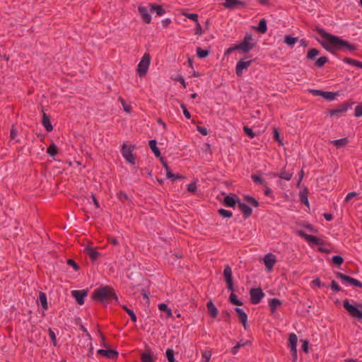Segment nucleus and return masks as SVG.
I'll return each mask as SVG.
<instances>
[{
	"instance_id": "nucleus-51",
	"label": "nucleus",
	"mask_w": 362,
	"mask_h": 362,
	"mask_svg": "<svg viewBox=\"0 0 362 362\" xmlns=\"http://www.w3.org/2000/svg\"><path fill=\"white\" fill-rule=\"evenodd\" d=\"M355 116L358 117L362 116V104H360L356 107Z\"/></svg>"
},
{
	"instance_id": "nucleus-1",
	"label": "nucleus",
	"mask_w": 362,
	"mask_h": 362,
	"mask_svg": "<svg viewBox=\"0 0 362 362\" xmlns=\"http://www.w3.org/2000/svg\"><path fill=\"white\" fill-rule=\"evenodd\" d=\"M317 32L322 38L320 42L322 47L332 53H334L337 49H346L349 52L356 49V47L349 42L343 40L338 36L329 34L322 28H318Z\"/></svg>"
},
{
	"instance_id": "nucleus-44",
	"label": "nucleus",
	"mask_w": 362,
	"mask_h": 362,
	"mask_svg": "<svg viewBox=\"0 0 362 362\" xmlns=\"http://www.w3.org/2000/svg\"><path fill=\"white\" fill-rule=\"evenodd\" d=\"M218 214L223 217L230 218L232 216L233 214L231 211L221 209L218 210Z\"/></svg>"
},
{
	"instance_id": "nucleus-40",
	"label": "nucleus",
	"mask_w": 362,
	"mask_h": 362,
	"mask_svg": "<svg viewBox=\"0 0 362 362\" xmlns=\"http://www.w3.org/2000/svg\"><path fill=\"white\" fill-rule=\"evenodd\" d=\"M158 308L162 311L166 312L168 317H172V315H173L172 311H171V310L168 308L167 305H165L164 303L159 304Z\"/></svg>"
},
{
	"instance_id": "nucleus-25",
	"label": "nucleus",
	"mask_w": 362,
	"mask_h": 362,
	"mask_svg": "<svg viewBox=\"0 0 362 362\" xmlns=\"http://www.w3.org/2000/svg\"><path fill=\"white\" fill-rule=\"evenodd\" d=\"M238 207L240 210L245 214V216H249L252 214V209L244 203L238 202Z\"/></svg>"
},
{
	"instance_id": "nucleus-59",
	"label": "nucleus",
	"mask_w": 362,
	"mask_h": 362,
	"mask_svg": "<svg viewBox=\"0 0 362 362\" xmlns=\"http://www.w3.org/2000/svg\"><path fill=\"white\" fill-rule=\"evenodd\" d=\"M236 49H239V48H238V45H234V46H233V47H231L228 48V49L226 51L225 54H229L232 53L233 51H235V50H236Z\"/></svg>"
},
{
	"instance_id": "nucleus-33",
	"label": "nucleus",
	"mask_w": 362,
	"mask_h": 362,
	"mask_svg": "<svg viewBox=\"0 0 362 362\" xmlns=\"http://www.w3.org/2000/svg\"><path fill=\"white\" fill-rule=\"evenodd\" d=\"M297 41V37H293L290 35H286L284 37V42L286 43L288 46H293Z\"/></svg>"
},
{
	"instance_id": "nucleus-4",
	"label": "nucleus",
	"mask_w": 362,
	"mask_h": 362,
	"mask_svg": "<svg viewBox=\"0 0 362 362\" xmlns=\"http://www.w3.org/2000/svg\"><path fill=\"white\" fill-rule=\"evenodd\" d=\"M343 305L344 308L352 317L357 318L358 320L362 319V310L359 308H362L361 305H359L357 307L356 305L350 304L348 300H344Z\"/></svg>"
},
{
	"instance_id": "nucleus-52",
	"label": "nucleus",
	"mask_w": 362,
	"mask_h": 362,
	"mask_svg": "<svg viewBox=\"0 0 362 362\" xmlns=\"http://www.w3.org/2000/svg\"><path fill=\"white\" fill-rule=\"evenodd\" d=\"M246 201L248 204L254 206H258V202L253 198V197H246Z\"/></svg>"
},
{
	"instance_id": "nucleus-37",
	"label": "nucleus",
	"mask_w": 362,
	"mask_h": 362,
	"mask_svg": "<svg viewBox=\"0 0 362 362\" xmlns=\"http://www.w3.org/2000/svg\"><path fill=\"white\" fill-rule=\"evenodd\" d=\"M165 355L169 362H176L175 358L174 357V351L173 349H167Z\"/></svg>"
},
{
	"instance_id": "nucleus-27",
	"label": "nucleus",
	"mask_w": 362,
	"mask_h": 362,
	"mask_svg": "<svg viewBox=\"0 0 362 362\" xmlns=\"http://www.w3.org/2000/svg\"><path fill=\"white\" fill-rule=\"evenodd\" d=\"M206 306L208 312L210 314V315L212 316L213 317H216L218 315V310L214 305V304L211 301H209L207 303Z\"/></svg>"
},
{
	"instance_id": "nucleus-7",
	"label": "nucleus",
	"mask_w": 362,
	"mask_h": 362,
	"mask_svg": "<svg viewBox=\"0 0 362 362\" xmlns=\"http://www.w3.org/2000/svg\"><path fill=\"white\" fill-rule=\"evenodd\" d=\"M337 276L339 279L341 280L342 283L344 284H351L359 288L362 287V283L358 281L357 279H355L352 277H350L339 272L337 273Z\"/></svg>"
},
{
	"instance_id": "nucleus-47",
	"label": "nucleus",
	"mask_w": 362,
	"mask_h": 362,
	"mask_svg": "<svg viewBox=\"0 0 362 362\" xmlns=\"http://www.w3.org/2000/svg\"><path fill=\"white\" fill-rule=\"evenodd\" d=\"M332 262L337 265H341L343 263L344 259L341 256L336 255L332 257Z\"/></svg>"
},
{
	"instance_id": "nucleus-58",
	"label": "nucleus",
	"mask_w": 362,
	"mask_h": 362,
	"mask_svg": "<svg viewBox=\"0 0 362 362\" xmlns=\"http://www.w3.org/2000/svg\"><path fill=\"white\" fill-rule=\"evenodd\" d=\"M356 195H357V194L354 192L349 193L345 198V202H349V200H351L352 198H354Z\"/></svg>"
},
{
	"instance_id": "nucleus-35",
	"label": "nucleus",
	"mask_w": 362,
	"mask_h": 362,
	"mask_svg": "<svg viewBox=\"0 0 362 362\" xmlns=\"http://www.w3.org/2000/svg\"><path fill=\"white\" fill-rule=\"evenodd\" d=\"M344 62L349 64L354 65V66H356L362 69V62H358V61L351 59V58H344Z\"/></svg>"
},
{
	"instance_id": "nucleus-34",
	"label": "nucleus",
	"mask_w": 362,
	"mask_h": 362,
	"mask_svg": "<svg viewBox=\"0 0 362 362\" xmlns=\"http://www.w3.org/2000/svg\"><path fill=\"white\" fill-rule=\"evenodd\" d=\"M269 304L271 310L272 312H274L275 310V309L281 304V303L279 300H278L276 298H273L269 301Z\"/></svg>"
},
{
	"instance_id": "nucleus-39",
	"label": "nucleus",
	"mask_w": 362,
	"mask_h": 362,
	"mask_svg": "<svg viewBox=\"0 0 362 362\" xmlns=\"http://www.w3.org/2000/svg\"><path fill=\"white\" fill-rule=\"evenodd\" d=\"M252 179L256 183H258L264 187L267 186V182L263 179H262L259 176H258L257 175H252Z\"/></svg>"
},
{
	"instance_id": "nucleus-43",
	"label": "nucleus",
	"mask_w": 362,
	"mask_h": 362,
	"mask_svg": "<svg viewBox=\"0 0 362 362\" xmlns=\"http://www.w3.org/2000/svg\"><path fill=\"white\" fill-rule=\"evenodd\" d=\"M230 302L236 305H242L243 303L237 298V296L234 293H231L230 296Z\"/></svg>"
},
{
	"instance_id": "nucleus-11",
	"label": "nucleus",
	"mask_w": 362,
	"mask_h": 362,
	"mask_svg": "<svg viewBox=\"0 0 362 362\" xmlns=\"http://www.w3.org/2000/svg\"><path fill=\"white\" fill-rule=\"evenodd\" d=\"M297 341H298L297 336L293 333L290 334L289 338H288V342H289L291 351L292 354L295 358H296V357H297V349H296Z\"/></svg>"
},
{
	"instance_id": "nucleus-30",
	"label": "nucleus",
	"mask_w": 362,
	"mask_h": 362,
	"mask_svg": "<svg viewBox=\"0 0 362 362\" xmlns=\"http://www.w3.org/2000/svg\"><path fill=\"white\" fill-rule=\"evenodd\" d=\"M142 362H155L153 355L151 352H145L141 355Z\"/></svg>"
},
{
	"instance_id": "nucleus-21",
	"label": "nucleus",
	"mask_w": 362,
	"mask_h": 362,
	"mask_svg": "<svg viewBox=\"0 0 362 362\" xmlns=\"http://www.w3.org/2000/svg\"><path fill=\"white\" fill-rule=\"evenodd\" d=\"M293 172H291L289 170H283L281 171V173L279 174H273V177H279L280 179H283V180H290L291 178L293 176Z\"/></svg>"
},
{
	"instance_id": "nucleus-64",
	"label": "nucleus",
	"mask_w": 362,
	"mask_h": 362,
	"mask_svg": "<svg viewBox=\"0 0 362 362\" xmlns=\"http://www.w3.org/2000/svg\"><path fill=\"white\" fill-rule=\"evenodd\" d=\"M300 200L301 202L305 204H308V197L306 195H305L304 194H301L300 195Z\"/></svg>"
},
{
	"instance_id": "nucleus-20",
	"label": "nucleus",
	"mask_w": 362,
	"mask_h": 362,
	"mask_svg": "<svg viewBox=\"0 0 362 362\" xmlns=\"http://www.w3.org/2000/svg\"><path fill=\"white\" fill-rule=\"evenodd\" d=\"M98 354L101 356H104L108 358H115L118 354L116 351L105 349H98Z\"/></svg>"
},
{
	"instance_id": "nucleus-10",
	"label": "nucleus",
	"mask_w": 362,
	"mask_h": 362,
	"mask_svg": "<svg viewBox=\"0 0 362 362\" xmlns=\"http://www.w3.org/2000/svg\"><path fill=\"white\" fill-rule=\"evenodd\" d=\"M223 275L227 284V287L229 290L233 291V276H232V270L229 266H226L223 271Z\"/></svg>"
},
{
	"instance_id": "nucleus-19",
	"label": "nucleus",
	"mask_w": 362,
	"mask_h": 362,
	"mask_svg": "<svg viewBox=\"0 0 362 362\" xmlns=\"http://www.w3.org/2000/svg\"><path fill=\"white\" fill-rule=\"evenodd\" d=\"M150 11L151 13H156L157 16H163L165 13V9L160 5H157L155 4H150Z\"/></svg>"
},
{
	"instance_id": "nucleus-22",
	"label": "nucleus",
	"mask_w": 362,
	"mask_h": 362,
	"mask_svg": "<svg viewBox=\"0 0 362 362\" xmlns=\"http://www.w3.org/2000/svg\"><path fill=\"white\" fill-rule=\"evenodd\" d=\"M235 311L238 314L240 321L243 323L245 328H246V323L247 320V315L241 308H235Z\"/></svg>"
},
{
	"instance_id": "nucleus-14",
	"label": "nucleus",
	"mask_w": 362,
	"mask_h": 362,
	"mask_svg": "<svg viewBox=\"0 0 362 362\" xmlns=\"http://www.w3.org/2000/svg\"><path fill=\"white\" fill-rule=\"evenodd\" d=\"M139 11L141 16L142 19L146 23H149L151 21V16L149 14L150 8L145 6H139Z\"/></svg>"
},
{
	"instance_id": "nucleus-13",
	"label": "nucleus",
	"mask_w": 362,
	"mask_h": 362,
	"mask_svg": "<svg viewBox=\"0 0 362 362\" xmlns=\"http://www.w3.org/2000/svg\"><path fill=\"white\" fill-rule=\"evenodd\" d=\"M275 262L276 257L272 254L269 253L266 255L265 257H264V263L269 271H270L272 269Z\"/></svg>"
},
{
	"instance_id": "nucleus-41",
	"label": "nucleus",
	"mask_w": 362,
	"mask_h": 362,
	"mask_svg": "<svg viewBox=\"0 0 362 362\" xmlns=\"http://www.w3.org/2000/svg\"><path fill=\"white\" fill-rule=\"evenodd\" d=\"M122 308L123 309L128 313V315L130 316V318L131 320L133 321V322H136V315L134 314V313L133 312V310L129 309L127 306L125 305H122Z\"/></svg>"
},
{
	"instance_id": "nucleus-24",
	"label": "nucleus",
	"mask_w": 362,
	"mask_h": 362,
	"mask_svg": "<svg viewBox=\"0 0 362 362\" xmlns=\"http://www.w3.org/2000/svg\"><path fill=\"white\" fill-rule=\"evenodd\" d=\"M37 303L38 304H40L44 310H47L48 305H47V296L45 293L40 292L39 293V297L37 299Z\"/></svg>"
},
{
	"instance_id": "nucleus-31",
	"label": "nucleus",
	"mask_w": 362,
	"mask_h": 362,
	"mask_svg": "<svg viewBox=\"0 0 362 362\" xmlns=\"http://www.w3.org/2000/svg\"><path fill=\"white\" fill-rule=\"evenodd\" d=\"M149 146H150L151 149L152 150V151L153 152L154 155L157 158L160 157V152L158 148L156 146V141L155 140H151L149 141Z\"/></svg>"
},
{
	"instance_id": "nucleus-8",
	"label": "nucleus",
	"mask_w": 362,
	"mask_h": 362,
	"mask_svg": "<svg viewBox=\"0 0 362 362\" xmlns=\"http://www.w3.org/2000/svg\"><path fill=\"white\" fill-rule=\"evenodd\" d=\"M132 151V146H128L127 144L123 145L122 149V154L123 157L126 159L127 161H128L131 164H134L135 159Z\"/></svg>"
},
{
	"instance_id": "nucleus-63",
	"label": "nucleus",
	"mask_w": 362,
	"mask_h": 362,
	"mask_svg": "<svg viewBox=\"0 0 362 362\" xmlns=\"http://www.w3.org/2000/svg\"><path fill=\"white\" fill-rule=\"evenodd\" d=\"M202 29L199 22L196 23V28H195V33L196 34H202Z\"/></svg>"
},
{
	"instance_id": "nucleus-16",
	"label": "nucleus",
	"mask_w": 362,
	"mask_h": 362,
	"mask_svg": "<svg viewBox=\"0 0 362 362\" xmlns=\"http://www.w3.org/2000/svg\"><path fill=\"white\" fill-rule=\"evenodd\" d=\"M71 294L78 304L83 305L84 303V297L86 296L84 291H73Z\"/></svg>"
},
{
	"instance_id": "nucleus-32",
	"label": "nucleus",
	"mask_w": 362,
	"mask_h": 362,
	"mask_svg": "<svg viewBox=\"0 0 362 362\" xmlns=\"http://www.w3.org/2000/svg\"><path fill=\"white\" fill-rule=\"evenodd\" d=\"M238 202V201H236L234 197H230V196H226L225 198H224V203L226 206H230V207H233L235 204Z\"/></svg>"
},
{
	"instance_id": "nucleus-26",
	"label": "nucleus",
	"mask_w": 362,
	"mask_h": 362,
	"mask_svg": "<svg viewBox=\"0 0 362 362\" xmlns=\"http://www.w3.org/2000/svg\"><path fill=\"white\" fill-rule=\"evenodd\" d=\"M42 122L47 132H51L53 129L52 125L49 122V118L45 113H43Z\"/></svg>"
},
{
	"instance_id": "nucleus-38",
	"label": "nucleus",
	"mask_w": 362,
	"mask_h": 362,
	"mask_svg": "<svg viewBox=\"0 0 362 362\" xmlns=\"http://www.w3.org/2000/svg\"><path fill=\"white\" fill-rule=\"evenodd\" d=\"M47 153L51 156H54L57 153V147L54 144H52L47 148Z\"/></svg>"
},
{
	"instance_id": "nucleus-28",
	"label": "nucleus",
	"mask_w": 362,
	"mask_h": 362,
	"mask_svg": "<svg viewBox=\"0 0 362 362\" xmlns=\"http://www.w3.org/2000/svg\"><path fill=\"white\" fill-rule=\"evenodd\" d=\"M255 30H258L261 33H265L267 30V21L264 18L259 21L257 27L255 28Z\"/></svg>"
},
{
	"instance_id": "nucleus-45",
	"label": "nucleus",
	"mask_w": 362,
	"mask_h": 362,
	"mask_svg": "<svg viewBox=\"0 0 362 362\" xmlns=\"http://www.w3.org/2000/svg\"><path fill=\"white\" fill-rule=\"evenodd\" d=\"M319 52L317 49L313 48L310 49L308 53V57L310 59H314L317 55H318Z\"/></svg>"
},
{
	"instance_id": "nucleus-46",
	"label": "nucleus",
	"mask_w": 362,
	"mask_h": 362,
	"mask_svg": "<svg viewBox=\"0 0 362 362\" xmlns=\"http://www.w3.org/2000/svg\"><path fill=\"white\" fill-rule=\"evenodd\" d=\"M327 62V58L326 57H321L317 59L316 61V65L318 67L322 66Z\"/></svg>"
},
{
	"instance_id": "nucleus-36",
	"label": "nucleus",
	"mask_w": 362,
	"mask_h": 362,
	"mask_svg": "<svg viewBox=\"0 0 362 362\" xmlns=\"http://www.w3.org/2000/svg\"><path fill=\"white\" fill-rule=\"evenodd\" d=\"M337 94L332 92L323 91L322 98L327 100H334L336 98Z\"/></svg>"
},
{
	"instance_id": "nucleus-9",
	"label": "nucleus",
	"mask_w": 362,
	"mask_h": 362,
	"mask_svg": "<svg viewBox=\"0 0 362 362\" xmlns=\"http://www.w3.org/2000/svg\"><path fill=\"white\" fill-rule=\"evenodd\" d=\"M264 294L260 288H252L250 291L251 301L253 304L260 302Z\"/></svg>"
},
{
	"instance_id": "nucleus-23",
	"label": "nucleus",
	"mask_w": 362,
	"mask_h": 362,
	"mask_svg": "<svg viewBox=\"0 0 362 362\" xmlns=\"http://www.w3.org/2000/svg\"><path fill=\"white\" fill-rule=\"evenodd\" d=\"M160 162L163 163V165L165 168V173H166L168 178L170 179L173 181H174L177 178H178L177 175H176L170 172L169 167L168 166L166 162L164 160V159L163 158H160Z\"/></svg>"
},
{
	"instance_id": "nucleus-57",
	"label": "nucleus",
	"mask_w": 362,
	"mask_h": 362,
	"mask_svg": "<svg viewBox=\"0 0 362 362\" xmlns=\"http://www.w3.org/2000/svg\"><path fill=\"white\" fill-rule=\"evenodd\" d=\"M310 91L314 95L322 96V93H323L322 90L313 89V90H310Z\"/></svg>"
},
{
	"instance_id": "nucleus-2",
	"label": "nucleus",
	"mask_w": 362,
	"mask_h": 362,
	"mask_svg": "<svg viewBox=\"0 0 362 362\" xmlns=\"http://www.w3.org/2000/svg\"><path fill=\"white\" fill-rule=\"evenodd\" d=\"M94 298L102 303H107L116 299V296L111 288L105 286L96 289L94 291Z\"/></svg>"
},
{
	"instance_id": "nucleus-49",
	"label": "nucleus",
	"mask_w": 362,
	"mask_h": 362,
	"mask_svg": "<svg viewBox=\"0 0 362 362\" xmlns=\"http://www.w3.org/2000/svg\"><path fill=\"white\" fill-rule=\"evenodd\" d=\"M184 15L188 18L189 19L194 21L195 23L199 22L198 21V15L196 13H184Z\"/></svg>"
},
{
	"instance_id": "nucleus-61",
	"label": "nucleus",
	"mask_w": 362,
	"mask_h": 362,
	"mask_svg": "<svg viewBox=\"0 0 362 362\" xmlns=\"http://www.w3.org/2000/svg\"><path fill=\"white\" fill-rule=\"evenodd\" d=\"M197 130L199 132H200L203 135H207L208 134V130L206 128L204 127H198Z\"/></svg>"
},
{
	"instance_id": "nucleus-54",
	"label": "nucleus",
	"mask_w": 362,
	"mask_h": 362,
	"mask_svg": "<svg viewBox=\"0 0 362 362\" xmlns=\"http://www.w3.org/2000/svg\"><path fill=\"white\" fill-rule=\"evenodd\" d=\"M187 190L190 192H195L197 190V185L195 182H192L189 185H187Z\"/></svg>"
},
{
	"instance_id": "nucleus-12",
	"label": "nucleus",
	"mask_w": 362,
	"mask_h": 362,
	"mask_svg": "<svg viewBox=\"0 0 362 362\" xmlns=\"http://www.w3.org/2000/svg\"><path fill=\"white\" fill-rule=\"evenodd\" d=\"M299 234L300 236L303 237L309 243L318 245L322 244V240L319 239L318 238H317L315 236H313L311 235H308L302 231H300Z\"/></svg>"
},
{
	"instance_id": "nucleus-50",
	"label": "nucleus",
	"mask_w": 362,
	"mask_h": 362,
	"mask_svg": "<svg viewBox=\"0 0 362 362\" xmlns=\"http://www.w3.org/2000/svg\"><path fill=\"white\" fill-rule=\"evenodd\" d=\"M243 130H244V132L250 137V138H254L255 136V134L252 132V130L247 127H244L243 128Z\"/></svg>"
},
{
	"instance_id": "nucleus-6",
	"label": "nucleus",
	"mask_w": 362,
	"mask_h": 362,
	"mask_svg": "<svg viewBox=\"0 0 362 362\" xmlns=\"http://www.w3.org/2000/svg\"><path fill=\"white\" fill-rule=\"evenodd\" d=\"M252 59H247V58L241 59L237 62L235 66V73L238 76H241L243 72L250 66L252 63Z\"/></svg>"
},
{
	"instance_id": "nucleus-56",
	"label": "nucleus",
	"mask_w": 362,
	"mask_h": 362,
	"mask_svg": "<svg viewBox=\"0 0 362 362\" xmlns=\"http://www.w3.org/2000/svg\"><path fill=\"white\" fill-rule=\"evenodd\" d=\"M67 263H68L69 265L73 267V268L75 270H78V266L77 265V264L74 260L68 259Z\"/></svg>"
},
{
	"instance_id": "nucleus-29",
	"label": "nucleus",
	"mask_w": 362,
	"mask_h": 362,
	"mask_svg": "<svg viewBox=\"0 0 362 362\" xmlns=\"http://www.w3.org/2000/svg\"><path fill=\"white\" fill-rule=\"evenodd\" d=\"M349 143L347 138H343L337 140L332 141V144L337 148H341L345 146Z\"/></svg>"
},
{
	"instance_id": "nucleus-15",
	"label": "nucleus",
	"mask_w": 362,
	"mask_h": 362,
	"mask_svg": "<svg viewBox=\"0 0 362 362\" xmlns=\"http://www.w3.org/2000/svg\"><path fill=\"white\" fill-rule=\"evenodd\" d=\"M223 5L227 8L233 9L244 5V3L240 0H226Z\"/></svg>"
},
{
	"instance_id": "nucleus-53",
	"label": "nucleus",
	"mask_w": 362,
	"mask_h": 362,
	"mask_svg": "<svg viewBox=\"0 0 362 362\" xmlns=\"http://www.w3.org/2000/svg\"><path fill=\"white\" fill-rule=\"evenodd\" d=\"M243 346H244V343H242L241 341L238 342V344L231 349L232 354H236L238 351V349Z\"/></svg>"
},
{
	"instance_id": "nucleus-5",
	"label": "nucleus",
	"mask_w": 362,
	"mask_h": 362,
	"mask_svg": "<svg viewBox=\"0 0 362 362\" xmlns=\"http://www.w3.org/2000/svg\"><path fill=\"white\" fill-rule=\"evenodd\" d=\"M150 62V55L148 54H144L137 66V71L140 76H143L146 74Z\"/></svg>"
},
{
	"instance_id": "nucleus-55",
	"label": "nucleus",
	"mask_w": 362,
	"mask_h": 362,
	"mask_svg": "<svg viewBox=\"0 0 362 362\" xmlns=\"http://www.w3.org/2000/svg\"><path fill=\"white\" fill-rule=\"evenodd\" d=\"M302 341V346L301 349L304 352H308V341L306 340H301Z\"/></svg>"
},
{
	"instance_id": "nucleus-42",
	"label": "nucleus",
	"mask_w": 362,
	"mask_h": 362,
	"mask_svg": "<svg viewBox=\"0 0 362 362\" xmlns=\"http://www.w3.org/2000/svg\"><path fill=\"white\" fill-rule=\"evenodd\" d=\"M197 54L199 58H204L209 55V52L198 47L197 49Z\"/></svg>"
},
{
	"instance_id": "nucleus-48",
	"label": "nucleus",
	"mask_w": 362,
	"mask_h": 362,
	"mask_svg": "<svg viewBox=\"0 0 362 362\" xmlns=\"http://www.w3.org/2000/svg\"><path fill=\"white\" fill-rule=\"evenodd\" d=\"M202 357L204 358V361L202 362H209V360L211 357V352L210 351H204L202 353Z\"/></svg>"
},
{
	"instance_id": "nucleus-62",
	"label": "nucleus",
	"mask_w": 362,
	"mask_h": 362,
	"mask_svg": "<svg viewBox=\"0 0 362 362\" xmlns=\"http://www.w3.org/2000/svg\"><path fill=\"white\" fill-rule=\"evenodd\" d=\"M121 102H122V104L124 111L127 112H131L130 105H128L127 104H126L125 102L122 100H121Z\"/></svg>"
},
{
	"instance_id": "nucleus-60",
	"label": "nucleus",
	"mask_w": 362,
	"mask_h": 362,
	"mask_svg": "<svg viewBox=\"0 0 362 362\" xmlns=\"http://www.w3.org/2000/svg\"><path fill=\"white\" fill-rule=\"evenodd\" d=\"M331 287L334 291H340V287L339 286V285L337 284V283L335 281H332Z\"/></svg>"
},
{
	"instance_id": "nucleus-17",
	"label": "nucleus",
	"mask_w": 362,
	"mask_h": 362,
	"mask_svg": "<svg viewBox=\"0 0 362 362\" xmlns=\"http://www.w3.org/2000/svg\"><path fill=\"white\" fill-rule=\"evenodd\" d=\"M348 105L347 104H341L339 107L330 110L329 114L331 116H337L339 114L345 112L348 110Z\"/></svg>"
},
{
	"instance_id": "nucleus-3",
	"label": "nucleus",
	"mask_w": 362,
	"mask_h": 362,
	"mask_svg": "<svg viewBox=\"0 0 362 362\" xmlns=\"http://www.w3.org/2000/svg\"><path fill=\"white\" fill-rule=\"evenodd\" d=\"M255 46V40L253 38L252 35L250 34H247L244 40L238 45V47L240 50L243 52H247L251 50Z\"/></svg>"
},
{
	"instance_id": "nucleus-18",
	"label": "nucleus",
	"mask_w": 362,
	"mask_h": 362,
	"mask_svg": "<svg viewBox=\"0 0 362 362\" xmlns=\"http://www.w3.org/2000/svg\"><path fill=\"white\" fill-rule=\"evenodd\" d=\"M85 252L93 261L97 260V259L100 257V253L95 250V248L90 246L85 248Z\"/></svg>"
}]
</instances>
